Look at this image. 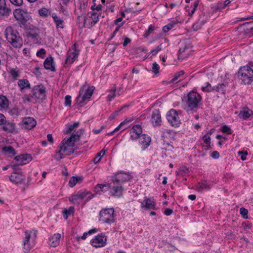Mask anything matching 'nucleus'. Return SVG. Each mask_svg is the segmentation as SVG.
<instances>
[{
  "instance_id": "f257e3e1",
  "label": "nucleus",
  "mask_w": 253,
  "mask_h": 253,
  "mask_svg": "<svg viewBox=\"0 0 253 253\" xmlns=\"http://www.w3.org/2000/svg\"><path fill=\"white\" fill-rule=\"evenodd\" d=\"M4 35L7 41L14 47L20 48L22 45V39L16 30L11 26L6 28Z\"/></svg>"
},
{
  "instance_id": "f03ea898",
  "label": "nucleus",
  "mask_w": 253,
  "mask_h": 253,
  "mask_svg": "<svg viewBox=\"0 0 253 253\" xmlns=\"http://www.w3.org/2000/svg\"><path fill=\"white\" fill-rule=\"evenodd\" d=\"M202 97L197 92L191 91L187 94V111H196L201 102Z\"/></svg>"
},
{
  "instance_id": "7ed1b4c3",
  "label": "nucleus",
  "mask_w": 253,
  "mask_h": 253,
  "mask_svg": "<svg viewBox=\"0 0 253 253\" xmlns=\"http://www.w3.org/2000/svg\"><path fill=\"white\" fill-rule=\"evenodd\" d=\"M114 208L102 209L99 212V220L102 223L111 224L115 222Z\"/></svg>"
},
{
  "instance_id": "20e7f679",
  "label": "nucleus",
  "mask_w": 253,
  "mask_h": 253,
  "mask_svg": "<svg viewBox=\"0 0 253 253\" xmlns=\"http://www.w3.org/2000/svg\"><path fill=\"white\" fill-rule=\"evenodd\" d=\"M14 18L17 20L18 25L24 28L26 26V23L29 20L30 16L26 9L17 8L13 12Z\"/></svg>"
},
{
  "instance_id": "39448f33",
  "label": "nucleus",
  "mask_w": 253,
  "mask_h": 253,
  "mask_svg": "<svg viewBox=\"0 0 253 253\" xmlns=\"http://www.w3.org/2000/svg\"><path fill=\"white\" fill-rule=\"evenodd\" d=\"M94 89V86L90 87L85 83L80 89L79 95L77 98V102L81 104L89 99L92 95Z\"/></svg>"
},
{
  "instance_id": "423d86ee",
  "label": "nucleus",
  "mask_w": 253,
  "mask_h": 253,
  "mask_svg": "<svg viewBox=\"0 0 253 253\" xmlns=\"http://www.w3.org/2000/svg\"><path fill=\"white\" fill-rule=\"evenodd\" d=\"M238 74L245 84H250L253 81V70L248 65L241 67Z\"/></svg>"
},
{
  "instance_id": "0eeeda50",
  "label": "nucleus",
  "mask_w": 253,
  "mask_h": 253,
  "mask_svg": "<svg viewBox=\"0 0 253 253\" xmlns=\"http://www.w3.org/2000/svg\"><path fill=\"white\" fill-rule=\"evenodd\" d=\"M166 117L168 122L173 126L177 127L181 123L178 112L173 109H170L167 113Z\"/></svg>"
},
{
  "instance_id": "6e6552de",
  "label": "nucleus",
  "mask_w": 253,
  "mask_h": 253,
  "mask_svg": "<svg viewBox=\"0 0 253 253\" xmlns=\"http://www.w3.org/2000/svg\"><path fill=\"white\" fill-rule=\"evenodd\" d=\"M33 95L37 100H43L45 98V88L42 85H35L33 88Z\"/></svg>"
},
{
  "instance_id": "1a4fd4ad",
  "label": "nucleus",
  "mask_w": 253,
  "mask_h": 253,
  "mask_svg": "<svg viewBox=\"0 0 253 253\" xmlns=\"http://www.w3.org/2000/svg\"><path fill=\"white\" fill-rule=\"evenodd\" d=\"M131 178L129 173L118 172L112 177V181H115L123 185L124 182L130 181Z\"/></svg>"
},
{
  "instance_id": "9d476101",
  "label": "nucleus",
  "mask_w": 253,
  "mask_h": 253,
  "mask_svg": "<svg viewBox=\"0 0 253 253\" xmlns=\"http://www.w3.org/2000/svg\"><path fill=\"white\" fill-rule=\"evenodd\" d=\"M112 183L113 185H111V187L109 188L111 189V194L114 197H120L123 195L124 191L122 185L115 181H112Z\"/></svg>"
},
{
  "instance_id": "9b49d317",
  "label": "nucleus",
  "mask_w": 253,
  "mask_h": 253,
  "mask_svg": "<svg viewBox=\"0 0 253 253\" xmlns=\"http://www.w3.org/2000/svg\"><path fill=\"white\" fill-rule=\"evenodd\" d=\"M37 124V122L35 119L32 117H28L23 118L22 122L20 123L21 128L26 129H31L34 127Z\"/></svg>"
},
{
  "instance_id": "f8f14e48",
  "label": "nucleus",
  "mask_w": 253,
  "mask_h": 253,
  "mask_svg": "<svg viewBox=\"0 0 253 253\" xmlns=\"http://www.w3.org/2000/svg\"><path fill=\"white\" fill-rule=\"evenodd\" d=\"M88 194H89V196H88L87 198V200H90L94 196V195L91 194L90 193H87L85 191H79L76 194L72 195L69 198V201L71 203L74 204L78 199H84V198L86 197Z\"/></svg>"
},
{
  "instance_id": "ddd939ff",
  "label": "nucleus",
  "mask_w": 253,
  "mask_h": 253,
  "mask_svg": "<svg viewBox=\"0 0 253 253\" xmlns=\"http://www.w3.org/2000/svg\"><path fill=\"white\" fill-rule=\"evenodd\" d=\"M106 239L104 234L101 233L95 237L94 239L91 240L90 243L92 246L95 247H101L105 246Z\"/></svg>"
},
{
  "instance_id": "4468645a",
  "label": "nucleus",
  "mask_w": 253,
  "mask_h": 253,
  "mask_svg": "<svg viewBox=\"0 0 253 253\" xmlns=\"http://www.w3.org/2000/svg\"><path fill=\"white\" fill-rule=\"evenodd\" d=\"M72 50H73V52L68 54V56L66 60V64L73 63L79 55L80 50L77 49L76 43L74 44Z\"/></svg>"
},
{
  "instance_id": "2eb2a0df",
  "label": "nucleus",
  "mask_w": 253,
  "mask_h": 253,
  "mask_svg": "<svg viewBox=\"0 0 253 253\" xmlns=\"http://www.w3.org/2000/svg\"><path fill=\"white\" fill-rule=\"evenodd\" d=\"M15 160L18 165H25L32 160V157L30 154H21L14 157Z\"/></svg>"
},
{
  "instance_id": "dca6fc26",
  "label": "nucleus",
  "mask_w": 253,
  "mask_h": 253,
  "mask_svg": "<svg viewBox=\"0 0 253 253\" xmlns=\"http://www.w3.org/2000/svg\"><path fill=\"white\" fill-rule=\"evenodd\" d=\"M156 203L153 198H146L141 203V208L155 210Z\"/></svg>"
},
{
  "instance_id": "f3484780",
  "label": "nucleus",
  "mask_w": 253,
  "mask_h": 253,
  "mask_svg": "<svg viewBox=\"0 0 253 253\" xmlns=\"http://www.w3.org/2000/svg\"><path fill=\"white\" fill-rule=\"evenodd\" d=\"M9 179L15 184L22 183L24 182L25 176L21 173L13 172L10 176Z\"/></svg>"
},
{
  "instance_id": "a211bd4d",
  "label": "nucleus",
  "mask_w": 253,
  "mask_h": 253,
  "mask_svg": "<svg viewBox=\"0 0 253 253\" xmlns=\"http://www.w3.org/2000/svg\"><path fill=\"white\" fill-rule=\"evenodd\" d=\"M151 122L154 126H159L161 125L162 122L160 112L158 110H154L152 114Z\"/></svg>"
},
{
  "instance_id": "6ab92c4d",
  "label": "nucleus",
  "mask_w": 253,
  "mask_h": 253,
  "mask_svg": "<svg viewBox=\"0 0 253 253\" xmlns=\"http://www.w3.org/2000/svg\"><path fill=\"white\" fill-rule=\"evenodd\" d=\"M89 19L87 28H91L99 20V15L97 12H90L88 13Z\"/></svg>"
},
{
  "instance_id": "aec40b11",
  "label": "nucleus",
  "mask_w": 253,
  "mask_h": 253,
  "mask_svg": "<svg viewBox=\"0 0 253 253\" xmlns=\"http://www.w3.org/2000/svg\"><path fill=\"white\" fill-rule=\"evenodd\" d=\"M44 68L51 71H55V68L53 64V58L51 56L47 57L43 62Z\"/></svg>"
},
{
  "instance_id": "412c9836",
  "label": "nucleus",
  "mask_w": 253,
  "mask_h": 253,
  "mask_svg": "<svg viewBox=\"0 0 253 253\" xmlns=\"http://www.w3.org/2000/svg\"><path fill=\"white\" fill-rule=\"evenodd\" d=\"M51 16L55 23L57 29H63L64 28V21L62 18L58 16L55 13H52Z\"/></svg>"
},
{
  "instance_id": "4be33fe9",
  "label": "nucleus",
  "mask_w": 253,
  "mask_h": 253,
  "mask_svg": "<svg viewBox=\"0 0 253 253\" xmlns=\"http://www.w3.org/2000/svg\"><path fill=\"white\" fill-rule=\"evenodd\" d=\"M15 124L12 122H9L6 121L5 123L2 125L1 129L7 132L13 133L15 130Z\"/></svg>"
},
{
  "instance_id": "5701e85b",
  "label": "nucleus",
  "mask_w": 253,
  "mask_h": 253,
  "mask_svg": "<svg viewBox=\"0 0 253 253\" xmlns=\"http://www.w3.org/2000/svg\"><path fill=\"white\" fill-rule=\"evenodd\" d=\"M10 9L6 7L5 0H0V15L7 16L9 15Z\"/></svg>"
},
{
  "instance_id": "b1692460",
  "label": "nucleus",
  "mask_w": 253,
  "mask_h": 253,
  "mask_svg": "<svg viewBox=\"0 0 253 253\" xmlns=\"http://www.w3.org/2000/svg\"><path fill=\"white\" fill-rule=\"evenodd\" d=\"M61 235L59 233L54 234L49 239V245L51 247H55L59 244Z\"/></svg>"
},
{
  "instance_id": "393cba45",
  "label": "nucleus",
  "mask_w": 253,
  "mask_h": 253,
  "mask_svg": "<svg viewBox=\"0 0 253 253\" xmlns=\"http://www.w3.org/2000/svg\"><path fill=\"white\" fill-rule=\"evenodd\" d=\"M252 115H253V111L246 107L240 111L239 117L244 120H247Z\"/></svg>"
},
{
  "instance_id": "a878e982",
  "label": "nucleus",
  "mask_w": 253,
  "mask_h": 253,
  "mask_svg": "<svg viewBox=\"0 0 253 253\" xmlns=\"http://www.w3.org/2000/svg\"><path fill=\"white\" fill-rule=\"evenodd\" d=\"M18 85L21 91L24 89L31 88V85L29 81L27 79H21L18 81Z\"/></svg>"
},
{
  "instance_id": "bb28decb",
  "label": "nucleus",
  "mask_w": 253,
  "mask_h": 253,
  "mask_svg": "<svg viewBox=\"0 0 253 253\" xmlns=\"http://www.w3.org/2000/svg\"><path fill=\"white\" fill-rule=\"evenodd\" d=\"M60 150L61 152H63L64 154L67 155H70L75 152L74 149L71 148L69 146H67L64 144H62L60 146Z\"/></svg>"
},
{
  "instance_id": "cd10ccee",
  "label": "nucleus",
  "mask_w": 253,
  "mask_h": 253,
  "mask_svg": "<svg viewBox=\"0 0 253 253\" xmlns=\"http://www.w3.org/2000/svg\"><path fill=\"white\" fill-rule=\"evenodd\" d=\"M139 143L143 144L145 147H147L151 142V138L145 134L140 135L139 140Z\"/></svg>"
},
{
  "instance_id": "c85d7f7f",
  "label": "nucleus",
  "mask_w": 253,
  "mask_h": 253,
  "mask_svg": "<svg viewBox=\"0 0 253 253\" xmlns=\"http://www.w3.org/2000/svg\"><path fill=\"white\" fill-rule=\"evenodd\" d=\"M75 212V208L74 207H70L68 209H64L62 211V214L65 219H67L68 216L71 214H73Z\"/></svg>"
},
{
  "instance_id": "c756f323",
  "label": "nucleus",
  "mask_w": 253,
  "mask_h": 253,
  "mask_svg": "<svg viewBox=\"0 0 253 253\" xmlns=\"http://www.w3.org/2000/svg\"><path fill=\"white\" fill-rule=\"evenodd\" d=\"M210 188V184L207 182H199L197 185V189L199 192H202L205 189L209 190Z\"/></svg>"
},
{
  "instance_id": "7c9ffc66",
  "label": "nucleus",
  "mask_w": 253,
  "mask_h": 253,
  "mask_svg": "<svg viewBox=\"0 0 253 253\" xmlns=\"http://www.w3.org/2000/svg\"><path fill=\"white\" fill-rule=\"evenodd\" d=\"M9 106V101L7 98L3 95H0V106L2 108H7Z\"/></svg>"
},
{
  "instance_id": "2f4dec72",
  "label": "nucleus",
  "mask_w": 253,
  "mask_h": 253,
  "mask_svg": "<svg viewBox=\"0 0 253 253\" xmlns=\"http://www.w3.org/2000/svg\"><path fill=\"white\" fill-rule=\"evenodd\" d=\"M31 233H32L31 231H26L25 232V237L24 240L23 241V245H24V249H26V251H28L30 250V248H29L28 246L27 247V249L26 248V246L29 243V240H30V239L31 238Z\"/></svg>"
},
{
  "instance_id": "473e14b6",
  "label": "nucleus",
  "mask_w": 253,
  "mask_h": 253,
  "mask_svg": "<svg viewBox=\"0 0 253 253\" xmlns=\"http://www.w3.org/2000/svg\"><path fill=\"white\" fill-rule=\"evenodd\" d=\"M2 151L6 154H11L12 156L16 154L15 150L11 146H4L2 148Z\"/></svg>"
},
{
  "instance_id": "72a5a7b5",
  "label": "nucleus",
  "mask_w": 253,
  "mask_h": 253,
  "mask_svg": "<svg viewBox=\"0 0 253 253\" xmlns=\"http://www.w3.org/2000/svg\"><path fill=\"white\" fill-rule=\"evenodd\" d=\"M78 23L80 26L82 27H85V26L87 27V19L86 18L84 15H81L78 16Z\"/></svg>"
},
{
  "instance_id": "f704fd0d",
  "label": "nucleus",
  "mask_w": 253,
  "mask_h": 253,
  "mask_svg": "<svg viewBox=\"0 0 253 253\" xmlns=\"http://www.w3.org/2000/svg\"><path fill=\"white\" fill-rule=\"evenodd\" d=\"M39 13L40 16L46 17L51 14V11L49 9L45 8H42L39 10Z\"/></svg>"
},
{
  "instance_id": "c9c22d12",
  "label": "nucleus",
  "mask_w": 253,
  "mask_h": 253,
  "mask_svg": "<svg viewBox=\"0 0 253 253\" xmlns=\"http://www.w3.org/2000/svg\"><path fill=\"white\" fill-rule=\"evenodd\" d=\"M105 153V151L102 149L99 153H97L96 157L93 160V162L94 164L99 162L101 158L104 155Z\"/></svg>"
},
{
  "instance_id": "e433bc0d",
  "label": "nucleus",
  "mask_w": 253,
  "mask_h": 253,
  "mask_svg": "<svg viewBox=\"0 0 253 253\" xmlns=\"http://www.w3.org/2000/svg\"><path fill=\"white\" fill-rule=\"evenodd\" d=\"M80 131H81V133L80 134H74L73 133L71 134V136L69 138V140H72L74 143L75 144V142L77 141H78L80 140L81 134L83 133L84 129H80Z\"/></svg>"
},
{
  "instance_id": "4c0bfd02",
  "label": "nucleus",
  "mask_w": 253,
  "mask_h": 253,
  "mask_svg": "<svg viewBox=\"0 0 253 253\" xmlns=\"http://www.w3.org/2000/svg\"><path fill=\"white\" fill-rule=\"evenodd\" d=\"M176 24L174 21H172L163 28V31L165 33L168 32L170 30L173 28L174 26Z\"/></svg>"
},
{
  "instance_id": "58836bf2",
  "label": "nucleus",
  "mask_w": 253,
  "mask_h": 253,
  "mask_svg": "<svg viewBox=\"0 0 253 253\" xmlns=\"http://www.w3.org/2000/svg\"><path fill=\"white\" fill-rule=\"evenodd\" d=\"M206 86H202V90L204 91L211 92L215 90V86H212L209 83H206Z\"/></svg>"
},
{
  "instance_id": "ea45409f",
  "label": "nucleus",
  "mask_w": 253,
  "mask_h": 253,
  "mask_svg": "<svg viewBox=\"0 0 253 253\" xmlns=\"http://www.w3.org/2000/svg\"><path fill=\"white\" fill-rule=\"evenodd\" d=\"M132 131H133L135 133L137 134V135H139V136L142 135V127L140 125H134L131 129Z\"/></svg>"
},
{
  "instance_id": "a19ab883",
  "label": "nucleus",
  "mask_w": 253,
  "mask_h": 253,
  "mask_svg": "<svg viewBox=\"0 0 253 253\" xmlns=\"http://www.w3.org/2000/svg\"><path fill=\"white\" fill-rule=\"evenodd\" d=\"M225 85L224 84H218L217 85L215 86V91L224 94L225 91Z\"/></svg>"
},
{
  "instance_id": "79ce46f5",
  "label": "nucleus",
  "mask_w": 253,
  "mask_h": 253,
  "mask_svg": "<svg viewBox=\"0 0 253 253\" xmlns=\"http://www.w3.org/2000/svg\"><path fill=\"white\" fill-rule=\"evenodd\" d=\"M80 179V177L72 176L71 177L69 181V185L70 187H73L77 184L78 181Z\"/></svg>"
},
{
  "instance_id": "37998d69",
  "label": "nucleus",
  "mask_w": 253,
  "mask_h": 253,
  "mask_svg": "<svg viewBox=\"0 0 253 253\" xmlns=\"http://www.w3.org/2000/svg\"><path fill=\"white\" fill-rule=\"evenodd\" d=\"M61 144H64L71 148H73V147L75 146L74 142L72 140H69V138H68L67 139L66 138L64 139L62 141Z\"/></svg>"
},
{
  "instance_id": "c03bdc74",
  "label": "nucleus",
  "mask_w": 253,
  "mask_h": 253,
  "mask_svg": "<svg viewBox=\"0 0 253 253\" xmlns=\"http://www.w3.org/2000/svg\"><path fill=\"white\" fill-rule=\"evenodd\" d=\"M184 74V72L183 70H181L178 72L175 73L174 75L173 78L170 81V83L175 82L178 78H179L181 76Z\"/></svg>"
},
{
  "instance_id": "a18cd8bd",
  "label": "nucleus",
  "mask_w": 253,
  "mask_h": 253,
  "mask_svg": "<svg viewBox=\"0 0 253 253\" xmlns=\"http://www.w3.org/2000/svg\"><path fill=\"white\" fill-rule=\"evenodd\" d=\"M203 140L205 144L208 145V148H211V138L208 134L203 137Z\"/></svg>"
},
{
  "instance_id": "49530a36",
  "label": "nucleus",
  "mask_w": 253,
  "mask_h": 253,
  "mask_svg": "<svg viewBox=\"0 0 253 253\" xmlns=\"http://www.w3.org/2000/svg\"><path fill=\"white\" fill-rule=\"evenodd\" d=\"M240 212L242 216L244 219H247L248 218V210L244 208H241L240 209Z\"/></svg>"
},
{
  "instance_id": "de8ad7c7",
  "label": "nucleus",
  "mask_w": 253,
  "mask_h": 253,
  "mask_svg": "<svg viewBox=\"0 0 253 253\" xmlns=\"http://www.w3.org/2000/svg\"><path fill=\"white\" fill-rule=\"evenodd\" d=\"M9 73L12 76L13 79L16 80L19 76L18 72L14 68L10 69L9 70Z\"/></svg>"
},
{
  "instance_id": "09e8293b",
  "label": "nucleus",
  "mask_w": 253,
  "mask_h": 253,
  "mask_svg": "<svg viewBox=\"0 0 253 253\" xmlns=\"http://www.w3.org/2000/svg\"><path fill=\"white\" fill-rule=\"evenodd\" d=\"M221 131L228 134H231V130L230 127L227 125H223L221 127Z\"/></svg>"
},
{
  "instance_id": "8fccbe9b",
  "label": "nucleus",
  "mask_w": 253,
  "mask_h": 253,
  "mask_svg": "<svg viewBox=\"0 0 253 253\" xmlns=\"http://www.w3.org/2000/svg\"><path fill=\"white\" fill-rule=\"evenodd\" d=\"M79 122H76L73 125H71L69 126L68 129L66 130V133H70L74 128L77 127L79 126Z\"/></svg>"
},
{
  "instance_id": "3c124183",
  "label": "nucleus",
  "mask_w": 253,
  "mask_h": 253,
  "mask_svg": "<svg viewBox=\"0 0 253 253\" xmlns=\"http://www.w3.org/2000/svg\"><path fill=\"white\" fill-rule=\"evenodd\" d=\"M159 65L156 62L154 63L152 65V71L156 75L159 73Z\"/></svg>"
},
{
  "instance_id": "603ef678",
  "label": "nucleus",
  "mask_w": 253,
  "mask_h": 253,
  "mask_svg": "<svg viewBox=\"0 0 253 253\" xmlns=\"http://www.w3.org/2000/svg\"><path fill=\"white\" fill-rule=\"evenodd\" d=\"M115 90L116 88L112 89L110 91V93L107 96V100L109 101H110L112 100V99L115 97Z\"/></svg>"
},
{
  "instance_id": "864d4df0",
  "label": "nucleus",
  "mask_w": 253,
  "mask_h": 253,
  "mask_svg": "<svg viewBox=\"0 0 253 253\" xmlns=\"http://www.w3.org/2000/svg\"><path fill=\"white\" fill-rule=\"evenodd\" d=\"M46 53V51L43 48H41L37 52L36 55L38 57L43 58Z\"/></svg>"
},
{
  "instance_id": "5fc2aeb1",
  "label": "nucleus",
  "mask_w": 253,
  "mask_h": 253,
  "mask_svg": "<svg viewBox=\"0 0 253 253\" xmlns=\"http://www.w3.org/2000/svg\"><path fill=\"white\" fill-rule=\"evenodd\" d=\"M162 49V43L159 44L155 49L152 50L150 53H151L152 56H155L156 54L161 50Z\"/></svg>"
},
{
  "instance_id": "6e6d98bb",
  "label": "nucleus",
  "mask_w": 253,
  "mask_h": 253,
  "mask_svg": "<svg viewBox=\"0 0 253 253\" xmlns=\"http://www.w3.org/2000/svg\"><path fill=\"white\" fill-rule=\"evenodd\" d=\"M71 102V96L69 95H66L65 97V105L66 106H70Z\"/></svg>"
},
{
  "instance_id": "4d7b16f0",
  "label": "nucleus",
  "mask_w": 253,
  "mask_h": 253,
  "mask_svg": "<svg viewBox=\"0 0 253 253\" xmlns=\"http://www.w3.org/2000/svg\"><path fill=\"white\" fill-rule=\"evenodd\" d=\"M64 157V153L60 152V150L59 151L56 152L55 155V159L58 161L62 159Z\"/></svg>"
},
{
  "instance_id": "13d9d810",
  "label": "nucleus",
  "mask_w": 253,
  "mask_h": 253,
  "mask_svg": "<svg viewBox=\"0 0 253 253\" xmlns=\"http://www.w3.org/2000/svg\"><path fill=\"white\" fill-rule=\"evenodd\" d=\"M10 2L15 6H21L23 2V0H9Z\"/></svg>"
},
{
  "instance_id": "bf43d9fd",
  "label": "nucleus",
  "mask_w": 253,
  "mask_h": 253,
  "mask_svg": "<svg viewBox=\"0 0 253 253\" xmlns=\"http://www.w3.org/2000/svg\"><path fill=\"white\" fill-rule=\"evenodd\" d=\"M107 187L108 189H109V188L111 187V183L107 184V185L98 184L95 186V189H97L98 188L100 189V190L102 191H103L104 187Z\"/></svg>"
},
{
  "instance_id": "052dcab7",
  "label": "nucleus",
  "mask_w": 253,
  "mask_h": 253,
  "mask_svg": "<svg viewBox=\"0 0 253 253\" xmlns=\"http://www.w3.org/2000/svg\"><path fill=\"white\" fill-rule=\"evenodd\" d=\"M124 107H122L118 111H115L109 117V119L110 120H112L115 119V118L118 115L119 112H120Z\"/></svg>"
},
{
  "instance_id": "680f3d73",
  "label": "nucleus",
  "mask_w": 253,
  "mask_h": 253,
  "mask_svg": "<svg viewBox=\"0 0 253 253\" xmlns=\"http://www.w3.org/2000/svg\"><path fill=\"white\" fill-rule=\"evenodd\" d=\"M130 137L132 140H135L136 139H139L140 137L139 135H137L136 133H135L132 130H130Z\"/></svg>"
},
{
  "instance_id": "e2e57ef3",
  "label": "nucleus",
  "mask_w": 253,
  "mask_h": 253,
  "mask_svg": "<svg viewBox=\"0 0 253 253\" xmlns=\"http://www.w3.org/2000/svg\"><path fill=\"white\" fill-rule=\"evenodd\" d=\"M200 22H198V21L194 24L192 26V28L194 31H197L198 30L201 29L202 26L199 24Z\"/></svg>"
},
{
  "instance_id": "0e129e2a",
  "label": "nucleus",
  "mask_w": 253,
  "mask_h": 253,
  "mask_svg": "<svg viewBox=\"0 0 253 253\" xmlns=\"http://www.w3.org/2000/svg\"><path fill=\"white\" fill-rule=\"evenodd\" d=\"M5 117L2 114L0 113V126H2L3 124L5 123Z\"/></svg>"
},
{
  "instance_id": "69168bd1",
  "label": "nucleus",
  "mask_w": 253,
  "mask_h": 253,
  "mask_svg": "<svg viewBox=\"0 0 253 253\" xmlns=\"http://www.w3.org/2000/svg\"><path fill=\"white\" fill-rule=\"evenodd\" d=\"M222 5L221 4H218L217 5L212 6L211 8L213 9V11H217V10H220V9L222 8Z\"/></svg>"
},
{
  "instance_id": "338daca9",
  "label": "nucleus",
  "mask_w": 253,
  "mask_h": 253,
  "mask_svg": "<svg viewBox=\"0 0 253 253\" xmlns=\"http://www.w3.org/2000/svg\"><path fill=\"white\" fill-rule=\"evenodd\" d=\"M186 49V47L185 46L183 48H180L178 50V59L183 58L182 55V53L185 51V50Z\"/></svg>"
},
{
  "instance_id": "774afa93",
  "label": "nucleus",
  "mask_w": 253,
  "mask_h": 253,
  "mask_svg": "<svg viewBox=\"0 0 253 253\" xmlns=\"http://www.w3.org/2000/svg\"><path fill=\"white\" fill-rule=\"evenodd\" d=\"M38 36H39V35L37 33H36V32L32 33L31 32H29L28 35V36L29 37H31L32 38H35V39H36L38 37Z\"/></svg>"
}]
</instances>
